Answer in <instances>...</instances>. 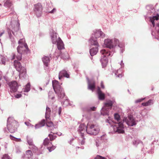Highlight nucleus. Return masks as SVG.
<instances>
[{"label": "nucleus", "instance_id": "nucleus-42", "mask_svg": "<svg viewBox=\"0 0 159 159\" xmlns=\"http://www.w3.org/2000/svg\"><path fill=\"white\" fill-rule=\"evenodd\" d=\"M114 118L115 120L118 121L120 119V116L117 113H115L114 115Z\"/></svg>", "mask_w": 159, "mask_h": 159}, {"label": "nucleus", "instance_id": "nucleus-44", "mask_svg": "<svg viewBox=\"0 0 159 159\" xmlns=\"http://www.w3.org/2000/svg\"><path fill=\"white\" fill-rule=\"evenodd\" d=\"M2 159H11L7 154H5L2 157Z\"/></svg>", "mask_w": 159, "mask_h": 159}, {"label": "nucleus", "instance_id": "nucleus-27", "mask_svg": "<svg viewBox=\"0 0 159 159\" xmlns=\"http://www.w3.org/2000/svg\"><path fill=\"white\" fill-rule=\"evenodd\" d=\"M24 92H28L30 90V83H28L23 88Z\"/></svg>", "mask_w": 159, "mask_h": 159}, {"label": "nucleus", "instance_id": "nucleus-58", "mask_svg": "<svg viewBox=\"0 0 159 159\" xmlns=\"http://www.w3.org/2000/svg\"><path fill=\"white\" fill-rule=\"evenodd\" d=\"M89 110L92 111H95L96 109V107H89Z\"/></svg>", "mask_w": 159, "mask_h": 159}, {"label": "nucleus", "instance_id": "nucleus-4", "mask_svg": "<svg viewBox=\"0 0 159 159\" xmlns=\"http://www.w3.org/2000/svg\"><path fill=\"white\" fill-rule=\"evenodd\" d=\"M14 65L16 70L19 72V78L21 80L25 79L26 77V70L24 67L21 66L20 62L15 60Z\"/></svg>", "mask_w": 159, "mask_h": 159}, {"label": "nucleus", "instance_id": "nucleus-59", "mask_svg": "<svg viewBox=\"0 0 159 159\" xmlns=\"http://www.w3.org/2000/svg\"><path fill=\"white\" fill-rule=\"evenodd\" d=\"M50 93H48V97L49 98L51 99L52 100H53L54 98V96L52 97L51 95H49Z\"/></svg>", "mask_w": 159, "mask_h": 159}, {"label": "nucleus", "instance_id": "nucleus-14", "mask_svg": "<svg viewBox=\"0 0 159 159\" xmlns=\"http://www.w3.org/2000/svg\"><path fill=\"white\" fill-rule=\"evenodd\" d=\"M97 38L101 37L102 38H104L105 36V34L100 30H96L94 31V34L92 35Z\"/></svg>", "mask_w": 159, "mask_h": 159}, {"label": "nucleus", "instance_id": "nucleus-18", "mask_svg": "<svg viewBox=\"0 0 159 159\" xmlns=\"http://www.w3.org/2000/svg\"><path fill=\"white\" fill-rule=\"evenodd\" d=\"M120 65L121 66V67L119 70H118L117 71H116L115 73V75L116 77L121 78L122 76V74H121L122 70L121 69L122 68H123L124 66V64L123 62V61H121Z\"/></svg>", "mask_w": 159, "mask_h": 159}, {"label": "nucleus", "instance_id": "nucleus-21", "mask_svg": "<svg viewBox=\"0 0 159 159\" xmlns=\"http://www.w3.org/2000/svg\"><path fill=\"white\" fill-rule=\"evenodd\" d=\"M97 91L99 99L101 100H104L105 98V94L101 90L99 87H98Z\"/></svg>", "mask_w": 159, "mask_h": 159}, {"label": "nucleus", "instance_id": "nucleus-5", "mask_svg": "<svg viewBox=\"0 0 159 159\" xmlns=\"http://www.w3.org/2000/svg\"><path fill=\"white\" fill-rule=\"evenodd\" d=\"M100 131V128L97 124L88 123L86 126V131L90 135H96L98 134Z\"/></svg>", "mask_w": 159, "mask_h": 159}, {"label": "nucleus", "instance_id": "nucleus-57", "mask_svg": "<svg viewBox=\"0 0 159 159\" xmlns=\"http://www.w3.org/2000/svg\"><path fill=\"white\" fill-rule=\"evenodd\" d=\"M51 133H52L53 134H56L59 136H60L61 135V133L60 132L55 133V132H51Z\"/></svg>", "mask_w": 159, "mask_h": 159}, {"label": "nucleus", "instance_id": "nucleus-25", "mask_svg": "<svg viewBox=\"0 0 159 159\" xmlns=\"http://www.w3.org/2000/svg\"><path fill=\"white\" fill-rule=\"evenodd\" d=\"M117 45L120 48V53H123L125 50V45L124 43L122 42H120L119 40V43H118Z\"/></svg>", "mask_w": 159, "mask_h": 159}, {"label": "nucleus", "instance_id": "nucleus-26", "mask_svg": "<svg viewBox=\"0 0 159 159\" xmlns=\"http://www.w3.org/2000/svg\"><path fill=\"white\" fill-rule=\"evenodd\" d=\"M45 124V120H42L38 124L35 125V129H39L41 127L43 126Z\"/></svg>", "mask_w": 159, "mask_h": 159}, {"label": "nucleus", "instance_id": "nucleus-7", "mask_svg": "<svg viewBox=\"0 0 159 159\" xmlns=\"http://www.w3.org/2000/svg\"><path fill=\"white\" fill-rule=\"evenodd\" d=\"M52 84L54 91L57 94L58 97L61 98H63L65 96V93L58 82L57 80H54L52 81Z\"/></svg>", "mask_w": 159, "mask_h": 159}, {"label": "nucleus", "instance_id": "nucleus-31", "mask_svg": "<svg viewBox=\"0 0 159 159\" xmlns=\"http://www.w3.org/2000/svg\"><path fill=\"white\" fill-rule=\"evenodd\" d=\"M152 100H149L148 102L142 103V105L144 106H147L152 104Z\"/></svg>", "mask_w": 159, "mask_h": 159}, {"label": "nucleus", "instance_id": "nucleus-32", "mask_svg": "<svg viewBox=\"0 0 159 159\" xmlns=\"http://www.w3.org/2000/svg\"><path fill=\"white\" fill-rule=\"evenodd\" d=\"M46 123L47 126L49 128L50 127H52L53 128V123L51 121H48V119H46V121L45 122Z\"/></svg>", "mask_w": 159, "mask_h": 159}, {"label": "nucleus", "instance_id": "nucleus-34", "mask_svg": "<svg viewBox=\"0 0 159 159\" xmlns=\"http://www.w3.org/2000/svg\"><path fill=\"white\" fill-rule=\"evenodd\" d=\"M61 58L64 60L68 59L69 57L68 54L66 52L63 53L61 55Z\"/></svg>", "mask_w": 159, "mask_h": 159}, {"label": "nucleus", "instance_id": "nucleus-49", "mask_svg": "<svg viewBox=\"0 0 159 159\" xmlns=\"http://www.w3.org/2000/svg\"><path fill=\"white\" fill-rule=\"evenodd\" d=\"M81 137L82 138V139L80 141V144L82 145H84L85 144V139L84 137V136L83 137Z\"/></svg>", "mask_w": 159, "mask_h": 159}, {"label": "nucleus", "instance_id": "nucleus-1", "mask_svg": "<svg viewBox=\"0 0 159 159\" xmlns=\"http://www.w3.org/2000/svg\"><path fill=\"white\" fill-rule=\"evenodd\" d=\"M118 43L119 40L116 38L112 39L107 38L104 40V45L107 48L112 49V51L110 52L107 51L105 49L101 50V56L100 61L103 67H105L107 65L108 62L107 57L112 56L114 53V49Z\"/></svg>", "mask_w": 159, "mask_h": 159}, {"label": "nucleus", "instance_id": "nucleus-19", "mask_svg": "<svg viewBox=\"0 0 159 159\" xmlns=\"http://www.w3.org/2000/svg\"><path fill=\"white\" fill-rule=\"evenodd\" d=\"M88 79V89L92 91L94 90L95 88V83L93 80H89Z\"/></svg>", "mask_w": 159, "mask_h": 159}, {"label": "nucleus", "instance_id": "nucleus-40", "mask_svg": "<svg viewBox=\"0 0 159 159\" xmlns=\"http://www.w3.org/2000/svg\"><path fill=\"white\" fill-rule=\"evenodd\" d=\"M98 139L102 142H105L107 139V137L105 135L101 136L100 138H98Z\"/></svg>", "mask_w": 159, "mask_h": 159}, {"label": "nucleus", "instance_id": "nucleus-45", "mask_svg": "<svg viewBox=\"0 0 159 159\" xmlns=\"http://www.w3.org/2000/svg\"><path fill=\"white\" fill-rule=\"evenodd\" d=\"M6 61V58L4 57H2L1 60V63L2 64L5 65Z\"/></svg>", "mask_w": 159, "mask_h": 159}, {"label": "nucleus", "instance_id": "nucleus-13", "mask_svg": "<svg viewBox=\"0 0 159 159\" xmlns=\"http://www.w3.org/2000/svg\"><path fill=\"white\" fill-rule=\"evenodd\" d=\"M8 84L10 89L11 92L15 93L17 91L18 88V85L17 83L15 81H13L9 82Z\"/></svg>", "mask_w": 159, "mask_h": 159}, {"label": "nucleus", "instance_id": "nucleus-60", "mask_svg": "<svg viewBox=\"0 0 159 159\" xmlns=\"http://www.w3.org/2000/svg\"><path fill=\"white\" fill-rule=\"evenodd\" d=\"M101 86L102 88L104 89V86L103 84V83L102 82H101Z\"/></svg>", "mask_w": 159, "mask_h": 159}, {"label": "nucleus", "instance_id": "nucleus-61", "mask_svg": "<svg viewBox=\"0 0 159 159\" xmlns=\"http://www.w3.org/2000/svg\"><path fill=\"white\" fill-rule=\"evenodd\" d=\"M7 143H5V145H4L5 148H7Z\"/></svg>", "mask_w": 159, "mask_h": 159}, {"label": "nucleus", "instance_id": "nucleus-56", "mask_svg": "<svg viewBox=\"0 0 159 159\" xmlns=\"http://www.w3.org/2000/svg\"><path fill=\"white\" fill-rule=\"evenodd\" d=\"M55 129V128L54 127V126L53 125V128H52V127H51V128H50V127L49 128H48V129L49 130H51V131H52V130H53V129Z\"/></svg>", "mask_w": 159, "mask_h": 159}, {"label": "nucleus", "instance_id": "nucleus-12", "mask_svg": "<svg viewBox=\"0 0 159 159\" xmlns=\"http://www.w3.org/2000/svg\"><path fill=\"white\" fill-rule=\"evenodd\" d=\"M42 10V6L41 3H38L34 5V11L37 17H40L41 16Z\"/></svg>", "mask_w": 159, "mask_h": 159}, {"label": "nucleus", "instance_id": "nucleus-64", "mask_svg": "<svg viewBox=\"0 0 159 159\" xmlns=\"http://www.w3.org/2000/svg\"><path fill=\"white\" fill-rule=\"evenodd\" d=\"M72 142V141H71V140L69 142V143H70V144H71Z\"/></svg>", "mask_w": 159, "mask_h": 159}, {"label": "nucleus", "instance_id": "nucleus-20", "mask_svg": "<svg viewBox=\"0 0 159 159\" xmlns=\"http://www.w3.org/2000/svg\"><path fill=\"white\" fill-rule=\"evenodd\" d=\"M33 156V153L30 150H28L25 152V154L22 157V159H30Z\"/></svg>", "mask_w": 159, "mask_h": 159}, {"label": "nucleus", "instance_id": "nucleus-30", "mask_svg": "<svg viewBox=\"0 0 159 159\" xmlns=\"http://www.w3.org/2000/svg\"><path fill=\"white\" fill-rule=\"evenodd\" d=\"M29 148L32 150L33 152H36L38 150V148L34 144L29 146Z\"/></svg>", "mask_w": 159, "mask_h": 159}, {"label": "nucleus", "instance_id": "nucleus-8", "mask_svg": "<svg viewBox=\"0 0 159 159\" xmlns=\"http://www.w3.org/2000/svg\"><path fill=\"white\" fill-rule=\"evenodd\" d=\"M115 103V101L114 100L107 101L104 103V106L101 110V114L103 116L108 115L109 110L111 109L112 105L114 104Z\"/></svg>", "mask_w": 159, "mask_h": 159}, {"label": "nucleus", "instance_id": "nucleus-50", "mask_svg": "<svg viewBox=\"0 0 159 159\" xmlns=\"http://www.w3.org/2000/svg\"><path fill=\"white\" fill-rule=\"evenodd\" d=\"M94 159H106L105 157L99 155L97 156Z\"/></svg>", "mask_w": 159, "mask_h": 159}, {"label": "nucleus", "instance_id": "nucleus-16", "mask_svg": "<svg viewBox=\"0 0 159 159\" xmlns=\"http://www.w3.org/2000/svg\"><path fill=\"white\" fill-rule=\"evenodd\" d=\"M70 73L66 70H63L61 71L59 74L58 78L61 80L63 77H64L67 78H70Z\"/></svg>", "mask_w": 159, "mask_h": 159}, {"label": "nucleus", "instance_id": "nucleus-39", "mask_svg": "<svg viewBox=\"0 0 159 159\" xmlns=\"http://www.w3.org/2000/svg\"><path fill=\"white\" fill-rule=\"evenodd\" d=\"M95 145L97 147H98L101 145V142L100 140L98 138L95 140Z\"/></svg>", "mask_w": 159, "mask_h": 159}, {"label": "nucleus", "instance_id": "nucleus-29", "mask_svg": "<svg viewBox=\"0 0 159 159\" xmlns=\"http://www.w3.org/2000/svg\"><path fill=\"white\" fill-rule=\"evenodd\" d=\"M43 144L45 146H48L52 145V143L49 140V139L48 138H45L44 140Z\"/></svg>", "mask_w": 159, "mask_h": 159}, {"label": "nucleus", "instance_id": "nucleus-46", "mask_svg": "<svg viewBox=\"0 0 159 159\" xmlns=\"http://www.w3.org/2000/svg\"><path fill=\"white\" fill-rule=\"evenodd\" d=\"M106 122L110 124H112V123L113 122V120H111V118L110 117H108V119L106 120Z\"/></svg>", "mask_w": 159, "mask_h": 159}, {"label": "nucleus", "instance_id": "nucleus-52", "mask_svg": "<svg viewBox=\"0 0 159 159\" xmlns=\"http://www.w3.org/2000/svg\"><path fill=\"white\" fill-rule=\"evenodd\" d=\"M21 96V95L20 94H16L15 95V97L16 98H20Z\"/></svg>", "mask_w": 159, "mask_h": 159}, {"label": "nucleus", "instance_id": "nucleus-3", "mask_svg": "<svg viewBox=\"0 0 159 159\" xmlns=\"http://www.w3.org/2000/svg\"><path fill=\"white\" fill-rule=\"evenodd\" d=\"M50 35L53 44L57 45L58 49L59 50L64 48V45L62 40L60 37L57 38V34L53 30L50 31Z\"/></svg>", "mask_w": 159, "mask_h": 159}, {"label": "nucleus", "instance_id": "nucleus-9", "mask_svg": "<svg viewBox=\"0 0 159 159\" xmlns=\"http://www.w3.org/2000/svg\"><path fill=\"white\" fill-rule=\"evenodd\" d=\"M28 49V48L26 43L24 45H19L17 48V54H13L12 59H14L16 58L18 60H21L22 54L24 53L26 50Z\"/></svg>", "mask_w": 159, "mask_h": 159}, {"label": "nucleus", "instance_id": "nucleus-28", "mask_svg": "<svg viewBox=\"0 0 159 159\" xmlns=\"http://www.w3.org/2000/svg\"><path fill=\"white\" fill-rule=\"evenodd\" d=\"M51 114L50 109L48 107H47L45 113V118L46 119H48L50 116Z\"/></svg>", "mask_w": 159, "mask_h": 159}, {"label": "nucleus", "instance_id": "nucleus-24", "mask_svg": "<svg viewBox=\"0 0 159 159\" xmlns=\"http://www.w3.org/2000/svg\"><path fill=\"white\" fill-rule=\"evenodd\" d=\"M98 47L92 48H90L89 51L90 54L91 56H93L97 54L98 52Z\"/></svg>", "mask_w": 159, "mask_h": 159}, {"label": "nucleus", "instance_id": "nucleus-23", "mask_svg": "<svg viewBox=\"0 0 159 159\" xmlns=\"http://www.w3.org/2000/svg\"><path fill=\"white\" fill-rule=\"evenodd\" d=\"M51 57L49 56H44L42 60L43 61L46 67H48L50 61V58Z\"/></svg>", "mask_w": 159, "mask_h": 159}, {"label": "nucleus", "instance_id": "nucleus-63", "mask_svg": "<svg viewBox=\"0 0 159 159\" xmlns=\"http://www.w3.org/2000/svg\"><path fill=\"white\" fill-rule=\"evenodd\" d=\"M39 88L40 91H41L42 90V88L41 87H39Z\"/></svg>", "mask_w": 159, "mask_h": 159}, {"label": "nucleus", "instance_id": "nucleus-35", "mask_svg": "<svg viewBox=\"0 0 159 159\" xmlns=\"http://www.w3.org/2000/svg\"><path fill=\"white\" fill-rule=\"evenodd\" d=\"M25 39H21L19 40L18 42L19 45H24L25 44Z\"/></svg>", "mask_w": 159, "mask_h": 159}, {"label": "nucleus", "instance_id": "nucleus-33", "mask_svg": "<svg viewBox=\"0 0 159 159\" xmlns=\"http://www.w3.org/2000/svg\"><path fill=\"white\" fill-rule=\"evenodd\" d=\"M10 138L11 140L15 141H16L21 142V141L20 139L17 138H16L15 137H14L13 136L11 135H10Z\"/></svg>", "mask_w": 159, "mask_h": 159}, {"label": "nucleus", "instance_id": "nucleus-17", "mask_svg": "<svg viewBox=\"0 0 159 159\" xmlns=\"http://www.w3.org/2000/svg\"><path fill=\"white\" fill-rule=\"evenodd\" d=\"M86 128V126L84 124H81L79 126L78 131L79 133L80 134V135L82 137L84 136Z\"/></svg>", "mask_w": 159, "mask_h": 159}, {"label": "nucleus", "instance_id": "nucleus-11", "mask_svg": "<svg viewBox=\"0 0 159 159\" xmlns=\"http://www.w3.org/2000/svg\"><path fill=\"white\" fill-rule=\"evenodd\" d=\"M112 125L115 132L119 134L124 133V127L122 121L119 122L114 125Z\"/></svg>", "mask_w": 159, "mask_h": 159}, {"label": "nucleus", "instance_id": "nucleus-47", "mask_svg": "<svg viewBox=\"0 0 159 159\" xmlns=\"http://www.w3.org/2000/svg\"><path fill=\"white\" fill-rule=\"evenodd\" d=\"M145 99V98H139L137 99L135 101V103H138L141 102L143 100Z\"/></svg>", "mask_w": 159, "mask_h": 159}, {"label": "nucleus", "instance_id": "nucleus-48", "mask_svg": "<svg viewBox=\"0 0 159 159\" xmlns=\"http://www.w3.org/2000/svg\"><path fill=\"white\" fill-rule=\"evenodd\" d=\"M69 104V101L67 99L63 103V105L64 106H67Z\"/></svg>", "mask_w": 159, "mask_h": 159}, {"label": "nucleus", "instance_id": "nucleus-43", "mask_svg": "<svg viewBox=\"0 0 159 159\" xmlns=\"http://www.w3.org/2000/svg\"><path fill=\"white\" fill-rule=\"evenodd\" d=\"M48 136L50 138V141H52L55 139L56 138V136L53 135L51 134H49Z\"/></svg>", "mask_w": 159, "mask_h": 159}, {"label": "nucleus", "instance_id": "nucleus-62", "mask_svg": "<svg viewBox=\"0 0 159 159\" xmlns=\"http://www.w3.org/2000/svg\"><path fill=\"white\" fill-rule=\"evenodd\" d=\"M146 8L148 10H149V9L150 8V7L149 6H147Z\"/></svg>", "mask_w": 159, "mask_h": 159}, {"label": "nucleus", "instance_id": "nucleus-38", "mask_svg": "<svg viewBox=\"0 0 159 159\" xmlns=\"http://www.w3.org/2000/svg\"><path fill=\"white\" fill-rule=\"evenodd\" d=\"M11 5V3L9 1H7L4 4V6L6 7H9Z\"/></svg>", "mask_w": 159, "mask_h": 159}, {"label": "nucleus", "instance_id": "nucleus-55", "mask_svg": "<svg viewBox=\"0 0 159 159\" xmlns=\"http://www.w3.org/2000/svg\"><path fill=\"white\" fill-rule=\"evenodd\" d=\"M150 11H148V14H150L151 13H153V12L154 11V10L153 8H151V10Z\"/></svg>", "mask_w": 159, "mask_h": 159}, {"label": "nucleus", "instance_id": "nucleus-6", "mask_svg": "<svg viewBox=\"0 0 159 159\" xmlns=\"http://www.w3.org/2000/svg\"><path fill=\"white\" fill-rule=\"evenodd\" d=\"M18 123L14 120L13 118L10 117L7 120V128L11 133H14L17 130Z\"/></svg>", "mask_w": 159, "mask_h": 159}, {"label": "nucleus", "instance_id": "nucleus-41", "mask_svg": "<svg viewBox=\"0 0 159 159\" xmlns=\"http://www.w3.org/2000/svg\"><path fill=\"white\" fill-rule=\"evenodd\" d=\"M56 146H52L51 147H48L47 148L48 149V150L49 152H51L53 150L56 148Z\"/></svg>", "mask_w": 159, "mask_h": 159}, {"label": "nucleus", "instance_id": "nucleus-37", "mask_svg": "<svg viewBox=\"0 0 159 159\" xmlns=\"http://www.w3.org/2000/svg\"><path fill=\"white\" fill-rule=\"evenodd\" d=\"M140 143H142V142L137 139L134 140L133 141V144L135 146H137L138 144Z\"/></svg>", "mask_w": 159, "mask_h": 159}, {"label": "nucleus", "instance_id": "nucleus-15", "mask_svg": "<svg viewBox=\"0 0 159 159\" xmlns=\"http://www.w3.org/2000/svg\"><path fill=\"white\" fill-rule=\"evenodd\" d=\"M90 45L95 46L96 47H99V44L98 42L97 39L93 36H91L89 41Z\"/></svg>", "mask_w": 159, "mask_h": 159}, {"label": "nucleus", "instance_id": "nucleus-36", "mask_svg": "<svg viewBox=\"0 0 159 159\" xmlns=\"http://www.w3.org/2000/svg\"><path fill=\"white\" fill-rule=\"evenodd\" d=\"M27 142L29 146L34 144L32 139L29 138L28 136H27Z\"/></svg>", "mask_w": 159, "mask_h": 159}, {"label": "nucleus", "instance_id": "nucleus-2", "mask_svg": "<svg viewBox=\"0 0 159 159\" xmlns=\"http://www.w3.org/2000/svg\"><path fill=\"white\" fill-rule=\"evenodd\" d=\"M13 14V17L11 18L9 28H7V31L11 45L14 47L16 44V41L15 38L12 35L11 32L14 36L18 34H21V32L20 29V24L16 13L14 12Z\"/></svg>", "mask_w": 159, "mask_h": 159}, {"label": "nucleus", "instance_id": "nucleus-10", "mask_svg": "<svg viewBox=\"0 0 159 159\" xmlns=\"http://www.w3.org/2000/svg\"><path fill=\"white\" fill-rule=\"evenodd\" d=\"M125 121L127 125L130 126H133L137 124V121L132 115L129 116L127 118L123 119V121Z\"/></svg>", "mask_w": 159, "mask_h": 159}, {"label": "nucleus", "instance_id": "nucleus-22", "mask_svg": "<svg viewBox=\"0 0 159 159\" xmlns=\"http://www.w3.org/2000/svg\"><path fill=\"white\" fill-rule=\"evenodd\" d=\"M159 15L157 13L155 16H152L150 17V21L152 23L153 26L154 27L155 26V24L154 20H157L159 19Z\"/></svg>", "mask_w": 159, "mask_h": 159}, {"label": "nucleus", "instance_id": "nucleus-53", "mask_svg": "<svg viewBox=\"0 0 159 159\" xmlns=\"http://www.w3.org/2000/svg\"><path fill=\"white\" fill-rule=\"evenodd\" d=\"M56 9L55 8H54L51 11H49V12L50 13H54L55 12H56Z\"/></svg>", "mask_w": 159, "mask_h": 159}, {"label": "nucleus", "instance_id": "nucleus-51", "mask_svg": "<svg viewBox=\"0 0 159 159\" xmlns=\"http://www.w3.org/2000/svg\"><path fill=\"white\" fill-rule=\"evenodd\" d=\"M62 108L61 107H60L58 109V114L59 116H60Z\"/></svg>", "mask_w": 159, "mask_h": 159}, {"label": "nucleus", "instance_id": "nucleus-54", "mask_svg": "<svg viewBox=\"0 0 159 159\" xmlns=\"http://www.w3.org/2000/svg\"><path fill=\"white\" fill-rule=\"evenodd\" d=\"M25 125H26L28 126H30L31 127H33V125H31V124H30L29 122H25Z\"/></svg>", "mask_w": 159, "mask_h": 159}]
</instances>
